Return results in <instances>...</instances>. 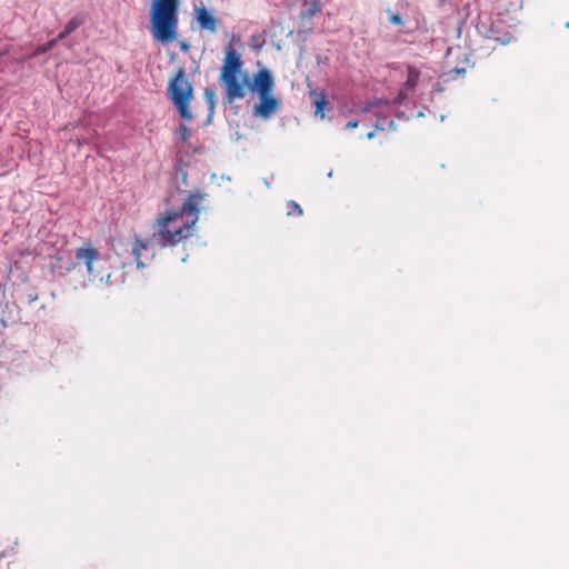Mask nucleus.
I'll return each instance as SVG.
<instances>
[{
	"mask_svg": "<svg viewBox=\"0 0 569 569\" xmlns=\"http://www.w3.org/2000/svg\"><path fill=\"white\" fill-rule=\"evenodd\" d=\"M207 193L197 190L191 192L182 203L181 208L167 211L156 219V233L148 239H142L134 234L132 256L138 269L146 268L156 257L153 239H160V246L176 247L198 231L197 222L199 220L200 204L206 199Z\"/></svg>",
	"mask_w": 569,
	"mask_h": 569,
	"instance_id": "f257e3e1",
	"label": "nucleus"
},
{
	"mask_svg": "<svg viewBox=\"0 0 569 569\" xmlns=\"http://www.w3.org/2000/svg\"><path fill=\"white\" fill-rule=\"evenodd\" d=\"M73 257L74 261L68 262L64 267L53 266V269H60L69 273L77 267H83L90 282H109L111 278L110 258L102 254L91 242H86L77 248Z\"/></svg>",
	"mask_w": 569,
	"mask_h": 569,
	"instance_id": "f03ea898",
	"label": "nucleus"
},
{
	"mask_svg": "<svg viewBox=\"0 0 569 569\" xmlns=\"http://www.w3.org/2000/svg\"><path fill=\"white\" fill-rule=\"evenodd\" d=\"M242 59L232 46L224 52L223 64L220 72V82L224 87L229 102L236 99H243L250 87V77L242 72Z\"/></svg>",
	"mask_w": 569,
	"mask_h": 569,
	"instance_id": "7ed1b4c3",
	"label": "nucleus"
},
{
	"mask_svg": "<svg viewBox=\"0 0 569 569\" xmlns=\"http://www.w3.org/2000/svg\"><path fill=\"white\" fill-rule=\"evenodd\" d=\"M178 1L157 0L151 14L152 34L163 42L169 43L177 38Z\"/></svg>",
	"mask_w": 569,
	"mask_h": 569,
	"instance_id": "20e7f679",
	"label": "nucleus"
},
{
	"mask_svg": "<svg viewBox=\"0 0 569 569\" xmlns=\"http://www.w3.org/2000/svg\"><path fill=\"white\" fill-rule=\"evenodd\" d=\"M168 90L181 118L184 120L192 119V114L189 109L192 99V86L184 78L183 69L178 70L174 78L170 81Z\"/></svg>",
	"mask_w": 569,
	"mask_h": 569,
	"instance_id": "39448f33",
	"label": "nucleus"
},
{
	"mask_svg": "<svg viewBox=\"0 0 569 569\" xmlns=\"http://www.w3.org/2000/svg\"><path fill=\"white\" fill-rule=\"evenodd\" d=\"M281 106V101L272 93L259 96V103L254 106L253 114L268 120Z\"/></svg>",
	"mask_w": 569,
	"mask_h": 569,
	"instance_id": "423d86ee",
	"label": "nucleus"
},
{
	"mask_svg": "<svg viewBox=\"0 0 569 569\" xmlns=\"http://www.w3.org/2000/svg\"><path fill=\"white\" fill-rule=\"evenodd\" d=\"M273 78L268 69L259 70L253 78V82H250L248 90L256 91L259 96L269 94L273 91Z\"/></svg>",
	"mask_w": 569,
	"mask_h": 569,
	"instance_id": "0eeeda50",
	"label": "nucleus"
},
{
	"mask_svg": "<svg viewBox=\"0 0 569 569\" xmlns=\"http://www.w3.org/2000/svg\"><path fill=\"white\" fill-rule=\"evenodd\" d=\"M197 20L201 28L211 32L217 31L218 20L207 9L201 8L198 10Z\"/></svg>",
	"mask_w": 569,
	"mask_h": 569,
	"instance_id": "6e6552de",
	"label": "nucleus"
},
{
	"mask_svg": "<svg viewBox=\"0 0 569 569\" xmlns=\"http://www.w3.org/2000/svg\"><path fill=\"white\" fill-rule=\"evenodd\" d=\"M322 9L320 0L303 1L301 4L300 17L302 20H310Z\"/></svg>",
	"mask_w": 569,
	"mask_h": 569,
	"instance_id": "1a4fd4ad",
	"label": "nucleus"
},
{
	"mask_svg": "<svg viewBox=\"0 0 569 569\" xmlns=\"http://www.w3.org/2000/svg\"><path fill=\"white\" fill-rule=\"evenodd\" d=\"M310 96L315 97L313 104L316 107L315 114L321 119L325 118V109L328 107L327 96L323 92L310 91Z\"/></svg>",
	"mask_w": 569,
	"mask_h": 569,
	"instance_id": "9d476101",
	"label": "nucleus"
},
{
	"mask_svg": "<svg viewBox=\"0 0 569 569\" xmlns=\"http://www.w3.org/2000/svg\"><path fill=\"white\" fill-rule=\"evenodd\" d=\"M419 79L420 71L416 67L409 66L407 80L405 82V89L408 91H413L418 86Z\"/></svg>",
	"mask_w": 569,
	"mask_h": 569,
	"instance_id": "9b49d317",
	"label": "nucleus"
},
{
	"mask_svg": "<svg viewBox=\"0 0 569 569\" xmlns=\"http://www.w3.org/2000/svg\"><path fill=\"white\" fill-rule=\"evenodd\" d=\"M86 22V17L84 14H76L74 17H72L68 23L66 24L64 29H66V33H72L73 31H76L79 27H81L83 23Z\"/></svg>",
	"mask_w": 569,
	"mask_h": 569,
	"instance_id": "f8f14e48",
	"label": "nucleus"
},
{
	"mask_svg": "<svg viewBox=\"0 0 569 569\" xmlns=\"http://www.w3.org/2000/svg\"><path fill=\"white\" fill-rule=\"evenodd\" d=\"M57 46V40H50L44 44L38 46L31 57H37L52 50Z\"/></svg>",
	"mask_w": 569,
	"mask_h": 569,
	"instance_id": "ddd939ff",
	"label": "nucleus"
},
{
	"mask_svg": "<svg viewBox=\"0 0 569 569\" xmlns=\"http://www.w3.org/2000/svg\"><path fill=\"white\" fill-rule=\"evenodd\" d=\"M287 208H288L289 216L296 214V216L300 217L303 213L302 208L295 201H289L287 203Z\"/></svg>",
	"mask_w": 569,
	"mask_h": 569,
	"instance_id": "4468645a",
	"label": "nucleus"
},
{
	"mask_svg": "<svg viewBox=\"0 0 569 569\" xmlns=\"http://www.w3.org/2000/svg\"><path fill=\"white\" fill-rule=\"evenodd\" d=\"M388 12H389V22L390 23L396 24V26H403L405 21L400 13L391 12L390 10Z\"/></svg>",
	"mask_w": 569,
	"mask_h": 569,
	"instance_id": "2eb2a0df",
	"label": "nucleus"
},
{
	"mask_svg": "<svg viewBox=\"0 0 569 569\" xmlns=\"http://www.w3.org/2000/svg\"><path fill=\"white\" fill-rule=\"evenodd\" d=\"M179 134H180L181 140H183V141H188L190 138L189 129L184 124L180 126Z\"/></svg>",
	"mask_w": 569,
	"mask_h": 569,
	"instance_id": "dca6fc26",
	"label": "nucleus"
},
{
	"mask_svg": "<svg viewBox=\"0 0 569 569\" xmlns=\"http://www.w3.org/2000/svg\"><path fill=\"white\" fill-rule=\"evenodd\" d=\"M70 33H66V29H63V31H61L57 38H54L53 40H57V43L63 39H66Z\"/></svg>",
	"mask_w": 569,
	"mask_h": 569,
	"instance_id": "f3484780",
	"label": "nucleus"
},
{
	"mask_svg": "<svg viewBox=\"0 0 569 569\" xmlns=\"http://www.w3.org/2000/svg\"><path fill=\"white\" fill-rule=\"evenodd\" d=\"M358 126H359V122H358V121H349V122L346 124L345 129H347V130H349V129H356V128H358Z\"/></svg>",
	"mask_w": 569,
	"mask_h": 569,
	"instance_id": "a211bd4d",
	"label": "nucleus"
},
{
	"mask_svg": "<svg viewBox=\"0 0 569 569\" xmlns=\"http://www.w3.org/2000/svg\"><path fill=\"white\" fill-rule=\"evenodd\" d=\"M10 53V47H6L4 49H0V58Z\"/></svg>",
	"mask_w": 569,
	"mask_h": 569,
	"instance_id": "6ab92c4d",
	"label": "nucleus"
},
{
	"mask_svg": "<svg viewBox=\"0 0 569 569\" xmlns=\"http://www.w3.org/2000/svg\"><path fill=\"white\" fill-rule=\"evenodd\" d=\"M206 94H207V97L209 99V102H210V104L212 107L213 106V92L207 91Z\"/></svg>",
	"mask_w": 569,
	"mask_h": 569,
	"instance_id": "aec40b11",
	"label": "nucleus"
},
{
	"mask_svg": "<svg viewBox=\"0 0 569 569\" xmlns=\"http://www.w3.org/2000/svg\"><path fill=\"white\" fill-rule=\"evenodd\" d=\"M456 72H457L458 74H461V73H465V72H466V70H465L463 68H461V69H456Z\"/></svg>",
	"mask_w": 569,
	"mask_h": 569,
	"instance_id": "412c9836",
	"label": "nucleus"
},
{
	"mask_svg": "<svg viewBox=\"0 0 569 569\" xmlns=\"http://www.w3.org/2000/svg\"><path fill=\"white\" fill-rule=\"evenodd\" d=\"M373 136H375V133H373V132H369V133L367 134V138H368V139H372V138H373Z\"/></svg>",
	"mask_w": 569,
	"mask_h": 569,
	"instance_id": "4be33fe9",
	"label": "nucleus"
},
{
	"mask_svg": "<svg viewBox=\"0 0 569 569\" xmlns=\"http://www.w3.org/2000/svg\"><path fill=\"white\" fill-rule=\"evenodd\" d=\"M440 2H443L445 0H439Z\"/></svg>",
	"mask_w": 569,
	"mask_h": 569,
	"instance_id": "5701e85b",
	"label": "nucleus"
}]
</instances>
